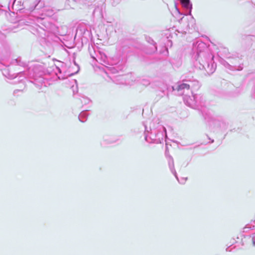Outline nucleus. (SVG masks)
Returning a JSON list of instances; mask_svg holds the SVG:
<instances>
[{"instance_id":"f03ea898","label":"nucleus","mask_w":255,"mask_h":255,"mask_svg":"<svg viewBox=\"0 0 255 255\" xmlns=\"http://www.w3.org/2000/svg\"><path fill=\"white\" fill-rule=\"evenodd\" d=\"M182 3L185 6H187L189 3V0H181Z\"/></svg>"},{"instance_id":"f257e3e1","label":"nucleus","mask_w":255,"mask_h":255,"mask_svg":"<svg viewBox=\"0 0 255 255\" xmlns=\"http://www.w3.org/2000/svg\"><path fill=\"white\" fill-rule=\"evenodd\" d=\"M190 86L189 84L186 83H182L178 85L176 89L178 91H179L184 89L189 90L190 89Z\"/></svg>"},{"instance_id":"7ed1b4c3","label":"nucleus","mask_w":255,"mask_h":255,"mask_svg":"<svg viewBox=\"0 0 255 255\" xmlns=\"http://www.w3.org/2000/svg\"><path fill=\"white\" fill-rule=\"evenodd\" d=\"M253 244L254 245V246H255V242H253Z\"/></svg>"}]
</instances>
